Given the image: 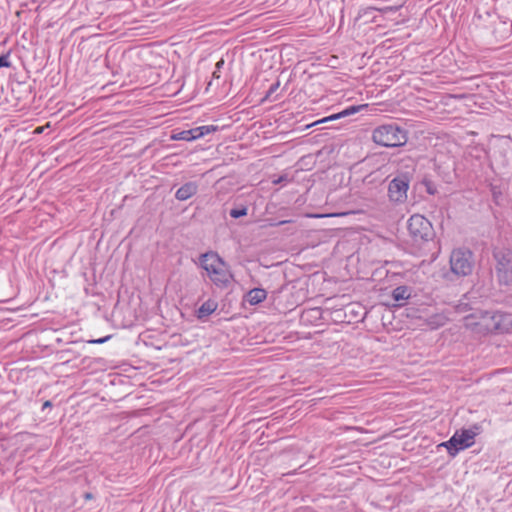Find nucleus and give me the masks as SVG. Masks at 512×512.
<instances>
[{
	"label": "nucleus",
	"instance_id": "obj_1",
	"mask_svg": "<svg viewBox=\"0 0 512 512\" xmlns=\"http://www.w3.org/2000/svg\"><path fill=\"white\" fill-rule=\"evenodd\" d=\"M465 326L482 335L508 333L512 328V316L500 311H476L465 317Z\"/></svg>",
	"mask_w": 512,
	"mask_h": 512
},
{
	"label": "nucleus",
	"instance_id": "obj_2",
	"mask_svg": "<svg viewBox=\"0 0 512 512\" xmlns=\"http://www.w3.org/2000/svg\"><path fill=\"white\" fill-rule=\"evenodd\" d=\"M199 263L217 287L226 288L230 284L232 274L226 269L224 261L217 253L210 251L201 254Z\"/></svg>",
	"mask_w": 512,
	"mask_h": 512
},
{
	"label": "nucleus",
	"instance_id": "obj_3",
	"mask_svg": "<svg viewBox=\"0 0 512 512\" xmlns=\"http://www.w3.org/2000/svg\"><path fill=\"white\" fill-rule=\"evenodd\" d=\"M372 140L383 147H401L408 141V132L396 123L383 124L373 130Z\"/></svg>",
	"mask_w": 512,
	"mask_h": 512
},
{
	"label": "nucleus",
	"instance_id": "obj_4",
	"mask_svg": "<svg viewBox=\"0 0 512 512\" xmlns=\"http://www.w3.org/2000/svg\"><path fill=\"white\" fill-rule=\"evenodd\" d=\"M407 229L412 241L417 245L432 241L436 235L432 223L420 214H414L408 219Z\"/></svg>",
	"mask_w": 512,
	"mask_h": 512
},
{
	"label": "nucleus",
	"instance_id": "obj_5",
	"mask_svg": "<svg viewBox=\"0 0 512 512\" xmlns=\"http://www.w3.org/2000/svg\"><path fill=\"white\" fill-rule=\"evenodd\" d=\"M450 269L458 277L468 276L474 269V254L468 248L453 249L450 255Z\"/></svg>",
	"mask_w": 512,
	"mask_h": 512
},
{
	"label": "nucleus",
	"instance_id": "obj_6",
	"mask_svg": "<svg viewBox=\"0 0 512 512\" xmlns=\"http://www.w3.org/2000/svg\"><path fill=\"white\" fill-rule=\"evenodd\" d=\"M411 178L412 176L408 172H403L390 180L387 189V196L390 202L395 205H401L407 201Z\"/></svg>",
	"mask_w": 512,
	"mask_h": 512
},
{
	"label": "nucleus",
	"instance_id": "obj_7",
	"mask_svg": "<svg viewBox=\"0 0 512 512\" xmlns=\"http://www.w3.org/2000/svg\"><path fill=\"white\" fill-rule=\"evenodd\" d=\"M491 295L489 287H486L484 283L477 282L472 288L463 295L458 305L460 312L473 310L474 305L481 304L487 300Z\"/></svg>",
	"mask_w": 512,
	"mask_h": 512
},
{
	"label": "nucleus",
	"instance_id": "obj_8",
	"mask_svg": "<svg viewBox=\"0 0 512 512\" xmlns=\"http://www.w3.org/2000/svg\"><path fill=\"white\" fill-rule=\"evenodd\" d=\"M482 431V427L474 424L469 428H462L457 430L454 437L457 438V445L459 448H469L475 444V437Z\"/></svg>",
	"mask_w": 512,
	"mask_h": 512
},
{
	"label": "nucleus",
	"instance_id": "obj_9",
	"mask_svg": "<svg viewBox=\"0 0 512 512\" xmlns=\"http://www.w3.org/2000/svg\"><path fill=\"white\" fill-rule=\"evenodd\" d=\"M367 107H368L367 104L349 106L338 113H334L330 116L324 117V118L314 122L311 126L322 124V123L333 122L336 120H340L342 118H346L348 116L354 115L355 113H357L363 109H366Z\"/></svg>",
	"mask_w": 512,
	"mask_h": 512
},
{
	"label": "nucleus",
	"instance_id": "obj_10",
	"mask_svg": "<svg viewBox=\"0 0 512 512\" xmlns=\"http://www.w3.org/2000/svg\"><path fill=\"white\" fill-rule=\"evenodd\" d=\"M198 192V184L189 181L183 184L175 193V198L179 201H185L196 195Z\"/></svg>",
	"mask_w": 512,
	"mask_h": 512
},
{
	"label": "nucleus",
	"instance_id": "obj_11",
	"mask_svg": "<svg viewBox=\"0 0 512 512\" xmlns=\"http://www.w3.org/2000/svg\"><path fill=\"white\" fill-rule=\"evenodd\" d=\"M493 257L496 260V266H510L512 265V249L511 248H495L493 250Z\"/></svg>",
	"mask_w": 512,
	"mask_h": 512
},
{
	"label": "nucleus",
	"instance_id": "obj_12",
	"mask_svg": "<svg viewBox=\"0 0 512 512\" xmlns=\"http://www.w3.org/2000/svg\"><path fill=\"white\" fill-rule=\"evenodd\" d=\"M267 297V292L263 288H253L249 290L245 296L244 300L248 302L250 305H257L263 302Z\"/></svg>",
	"mask_w": 512,
	"mask_h": 512
},
{
	"label": "nucleus",
	"instance_id": "obj_13",
	"mask_svg": "<svg viewBox=\"0 0 512 512\" xmlns=\"http://www.w3.org/2000/svg\"><path fill=\"white\" fill-rule=\"evenodd\" d=\"M496 277L500 285H512V265L510 266H495Z\"/></svg>",
	"mask_w": 512,
	"mask_h": 512
},
{
	"label": "nucleus",
	"instance_id": "obj_14",
	"mask_svg": "<svg viewBox=\"0 0 512 512\" xmlns=\"http://www.w3.org/2000/svg\"><path fill=\"white\" fill-rule=\"evenodd\" d=\"M218 303L215 300L208 299L196 311L199 320H206L213 312L216 311Z\"/></svg>",
	"mask_w": 512,
	"mask_h": 512
},
{
	"label": "nucleus",
	"instance_id": "obj_15",
	"mask_svg": "<svg viewBox=\"0 0 512 512\" xmlns=\"http://www.w3.org/2000/svg\"><path fill=\"white\" fill-rule=\"evenodd\" d=\"M410 296L411 288L406 285L398 286L392 291V298L395 302L407 300Z\"/></svg>",
	"mask_w": 512,
	"mask_h": 512
},
{
	"label": "nucleus",
	"instance_id": "obj_16",
	"mask_svg": "<svg viewBox=\"0 0 512 512\" xmlns=\"http://www.w3.org/2000/svg\"><path fill=\"white\" fill-rule=\"evenodd\" d=\"M447 320V317L443 314H434L428 317L426 322L431 329H438L444 326Z\"/></svg>",
	"mask_w": 512,
	"mask_h": 512
},
{
	"label": "nucleus",
	"instance_id": "obj_17",
	"mask_svg": "<svg viewBox=\"0 0 512 512\" xmlns=\"http://www.w3.org/2000/svg\"><path fill=\"white\" fill-rule=\"evenodd\" d=\"M172 140L177 141H193L197 139V135L195 133V128L189 130H183L178 133H175L171 136Z\"/></svg>",
	"mask_w": 512,
	"mask_h": 512
},
{
	"label": "nucleus",
	"instance_id": "obj_18",
	"mask_svg": "<svg viewBox=\"0 0 512 512\" xmlns=\"http://www.w3.org/2000/svg\"><path fill=\"white\" fill-rule=\"evenodd\" d=\"M218 130H219V127L216 125H205V126L195 127V133L197 135V139H199L207 134L216 132Z\"/></svg>",
	"mask_w": 512,
	"mask_h": 512
},
{
	"label": "nucleus",
	"instance_id": "obj_19",
	"mask_svg": "<svg viewBox=\"0 0 512 512\" xmlns=\"http://www.w3.org/2000/svg\"><path fill=\"white\" fill-rule=\"evenodd\" d=\"M421 184L425 187L426 192L430 195H435L438 192L435 182L427 177L422 179Z\"/></svg>",
	"mask_w": 512,
	"mask_h": 512
},
{
	"label": "nucleus",
	"instance_id": "obj_20",
	"mask_svg": "<svg viewBox=\"0 0 512 512\" xmlns=\"http://www.w3.org/2000/svg\"><path fill=\"white\" fill-rule=\"evenodd\" d=\"M247 213H248V209L246 206H243V205H241L239 207H235V208L231 209L229 212L230 216L234 219L244 217L247 215Z\"/></svg>",
	"mask_w": 512,
	"mask_h": 512
},
{
	"label": "nucleus",
	"instance_id": "obj_21",
	"mask_svg": "<svg viewBox=\"0 0 512 512\" xmlns=\"http://www.w3.org/2000/svg\"><path fill=\"white\" fill-rule=\"evenodd\" d=\"M11 51H8L2 55H0V69L1 68H10L12 63L10 61Z\"/></svg>",
	"mask_w": 512,
	"mask_h": 512
},
{
	"label": "nucleus",
	"instance_id": "obj_22",
	"mask_svg": "<svg viewBox=\"0 0 512 512\" xmlns=\"http://www.w3.org/2000/svg\"><path fill=\"white\" fill-rule=\"evenodd\" d=\"M456 440L457 438L453 435L450 440L437 444L436 448H459Z\"/></svg>",
	"mask_w": 512,
	"mask_h": 512
},
{
	"label": "nucleus",
	"instance_id": "obj_23",
	"mask_svg": "<svg viewBox=\"0 0 512 512\" xmlns=\"http://www.w3.org/2000/svg\"><path fill=\"white\" fill-rule=\"evenodd\" d=\"M279 86H280V81H279V80H277L275 83H273V84L269 87V89H268V91L266 92V94H265L264 98L262 99V102H264L265 100H269V99H271L272 95H273V94L278 90Z\"/></svg>",
	"mask_w": 512,
	"mask_h": 512
},
{
	"label": "nucleus",
	"instance_id": "obj_24",
	"mask_svg": "<svg viewBox=\"0 0 512 512\" xmlns=\"http://www.w3.org/2000/svg\"><path fill=\"white\" fill-rule=\"evenodd\" d=\"M224 63H225V62H224V59H220V60L216 63V65H215V70H214V72H213V74H212L213 78H215V79H219V78H220V70H221V68L223 67Z\"/></svg>",
	"mask_w": 512,
	"mask_h": 512
},
{
	"label": "nucleus",
	"instance_id": "obj_25",
	"mask_svg": "<svg viewBox=\"0 0 512 512\" xmlns=\"http://www.w3.org/2000/svg\"><path fill=\"white\" fill-rule=\"evenodd\" d=\"M110 338H111V336H105V337H102V338H99V339L89 340L88 343H91V344H102V343L108 341Z\"/></svg>",
	"mask_w": 512,
	"mask_h": 512
},
{
	"label": "nucleus",
	"instance_id": "obj_26",
	"mask_svg": "<svg viewBox=\"0 0 512 512\" xmlns=\"http://www.w3.org/2000/svg\"><path fill=\"white\" fill-rule=\"evenodd\" d=\"M288 181H290L288 175L284 174V175L278 177L277 179L273 180V184H280L282 182H288Z\"/></svg>",
	"mask_w": 512,
	"mask_h": 512
},
{
	"label": "nucleus",
	"instance_id": "obj_27",
	"mask_svg": "<svg viewBox=\"0 0 512 512\" xmlns=\"http://www.w3.org/2000/svg\"><path fill=\"white\" fill-rule=\"evenodd\" d=\"M53 403L50 400H46L42 405V411L46 410L47 408H52Z\"/></svg>",
	"mask_w": 512,
	"mask_h": 512
},
{
	"label": "nucleus",
	"instance_id": "obj_28",
	"mask_svg": "<svg viewBox=\"0 0 512 512\" xmlns=\"http://www.w3.org/2000/svg\"><path fill=\"white\" fill-rule=\"evenodd\" d=\"M84 499H85V500H91V499H93V495H92L91 493H86V494L84 495Z\"/></svg>",
	"mask_w": 512,
	"mask_h": 512
},
{
	"label": "nucleus",
	"instance_id": "obj_29",
	"mask_svg": "<svg viewBox=\"0 0 512 512\" xmlns=\"http://www.w3.org/2000/svg\"><path fill=\"white\" fill-rule=\"evenodd\" d=\"M452 457L456 455V453L459 451L458 449L455 450H449Z\"/></svg>",
	"mask_w": 512,
	"mask_h": 512
}]
</instances>
